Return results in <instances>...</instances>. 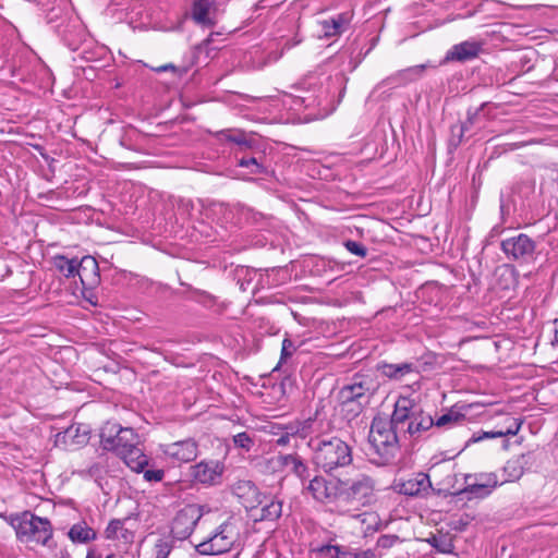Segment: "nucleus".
I'll return each instance as SVG.
<instances>
[{
	"instance_id": "51",
	"label": "nucleus",
	"mask_w": 558,
	"mask_h": 558,
	"mask_svg": "<svg viewBox=\"0 0 558 558\" xmlns=\"http://www.w3.org/2000/svg\"><path fill=\"white\" fill-rule=\"evenodd\" d=\"M343 245L353 255L362 258L366 257L367 255V248L360 242L347 240L344 241Z\"/></svg>"
},
{
	"instance_id": "30",
	"label": "nucleus",
	"mask_w": 558,
	"mask_h": 558,
	"mask_svg": "<svg viewBox=\"0 0 558 558\" xmlns=\"http://www.w3.org/2000/svg\"><path fill=\"white\" fill-rule=\"evenodd\" d=\"M434 426L435 420L430 415L415 413L407 427L405 435H409L413 438H418L423 433L429 430Z\"/></svg>"
},
{
	"instance_id": "52",
	"label": "nucleus",
	"mask_w": 558,
	"mask_h": 558,
	"mask_svg": "<svg viewBox=\"0 0 558 558\" xmlns=\"http://www.w3.org/2000/svg\"><path fill=\"white\" fill-rule=\"evenodd\" d=\"M143 477L147 482H161L165 477V471L161 469H148L143 471Z\"/></svg>"
},
{
	"instance_id": "63",
	"label": "nucleus",
	"mask_w": 558,
	"mask_h": 558,
	"mask_svg": "<svg viewBox=\"0 0 558 558\" xmlns=\"http://www.w3.org/2000/svg\"><path fill=\"white\" fill-rule=\"evenodd\" d=\"M86 558H94L93 554L92 553H88Z\"/></svg>"
},
{
	"instance_id": "55",
	"label": "nucleus",
	"mask_w": 558,
	"mask_h": 558,
	"mask_svg": "<svg viewBox=\"0 0 558 558\" xmlns=\"http://www.w3.org/2000/svg\"><path fill=\"white\" fill-rule=\"evenodd\" d=\"M278 429H281L283 433H286L290 438L291 437H298V428H296V421L291 422L287 425L278 426Z\"/></svg>"
},
{
	"instance_id": "29",
	"label": "nucleus",
	"mask_w": 558,
	"mask_h": 558,
	"mask_svg": "<svg viewBox=\"0 0 558 558\" xmlns=\"http://www.w3.org/2000/svg\"><path fill=\"white\" fill-rule=\"evenodd\" d=\"M286 468L290 470L304 485L311 477V469L298 453H287Z\"/></svg>"
},
{
	"instance_id": "9",
	"label": "nucleus",
	"mask_w": 558,
	"mask_h": 558,
	"mask_svg": "<svg viewBox=\"0 0 558 558\" xmlns=\"http://www.w3.org/2000/svg\"><path fill=\"white\" fill-rule=\"evenodd\" d=\"M238 539V533L232 523L220 524L210 537L195 546V550L203 556H216L231 550Z\"/></svg>"
},
{
	"instance_id": "32",
	"label": "nucleus",
	"mask_w": 558,
	"mask_h": 558,
	"mask_svg": "<svg viewBox=\"0 0 558 558\" xmlns=\"http://www.w3.org/2000/svg\"><path fill=\"white\" fill-rule=\"evenodd\" d=\"M487 102H483L477 108H469L466 111V119L465 121L461 122L464 126H466V130L473 131V130H481L484 128L485 122L487 121V117L484 112V109L486 108Z\"/></svg>"
},
{
	"instance_id": "50",
	"label": "nucleus",
	"mask_w": 558,
	"mask_h": 558,
	"mask_svg": "<svg viewBox=\"0 0 558 558\" xmlns=\"http://www.w3.org/2000/svg\"><path fill=\"white\" fill-rule=\"evenodd\" d=\"M377 555L375 553V549L367 548V549H361V548H353L348 547L347 554L344 558H376Z\"/></svg>"
},
{
	"instance_id": "41",
	"label": "nucleus",
	"mask_w": 558,
	"mask_h": 558,
	"mask_svg": "<svg viewBox=\"0 0 558 558\" xmlns=\"http://www.w3.org/2000/svg\"><path fill=\"white\" fill-rule=\"evenodd\" d=\"M287 453L276 454L268 458H263L260 462L262 470L268 473H277L283 471L286 468Z\"/></svg>"
},
{
	"instance_id": "24",
	"label": "nucleus",
	"mask_w": 558,
	"mask_h": 558,
	"mask_svg": "<svg viewBox=\"0 0 558 558\" xmlns=\"http://www.w3.org/2000/svg\"><path fill=\"white\" fill-rule=\"evenodd\" d=\"M90 429L87 425L74 423L57 435V441L64 445L82 446L88 442Z\"/></svg>"
},
{
	"instance_id": "42",
	"label": "nucleus",
	"mask_w": 558,
	"mask_h": 558,
	"mask_svg": "<svg viewBox=\"0 0 558 558\" xmlns=\"http://www.w3.org/2000/svg\"><path fill=\"white\" fill-rule=\"evenodd\" d=\"M232 442L234 448L240 449L243 453H247L255 446V435L241 432L232 436Z\"/></svg>"
},
{
	"instance_id": "61",
	"label": "nucleus",
	"mask_w": 558,
	"mask_h": 558,
	"mask_svg": "<svg viewBox=\"0 0 558 558\" xmlns=\"http://www.w3.org/2000/svg\"><path fill=\"white\" fill-rule=\"evenodd\" d=\"M196 292H197V294H199L202 296H205V295L207 296L206 292H204V291H202V292L201 291H196Z\"/></svg>"
},
{
	"instance_id": "7",
	"label": "nucleus",
	"mask_w": 558,
	"mask_h": 558,
	"mask_svg": "<svg viewBox=\"0 0 558 558\" xmlns=\"http://www.w3.org/2000/svg\"><path fill=\"white\" fill-rule=\"evenodd\" d=\"M9 523L14 529L17 539L24 543L47 545L52 537L50 521L29 511L11 514Z\"/></svg>"
},
{
	"instance_id": "43",
	"label": "nucleus",
	"mask_w": 558,
	"mask_h": 558,
	"mask_svg": "<svg viewBox=\"0 0 558 558\" xmlns=\"http://www.w3.org/2000/svg\"><path fill=\"white\" fill-rule=\"evenodd\" d=\"M504 480L500 484L506 482H514L523 475V468L519 461H508L504 466Z\"/></svg>"
},
{
	"instance_id": "5",
	"label": "nucleus",
	"mask_w": 558,
	"mask_h": 558,
	"mask_svg": "<svg viewBox=\"0 0 558 558\" xmlns=\"http://www.w3.org/2000/svg\"><path fill=\"white\" fill-rule=\"evenodd\" d=\"M46 22L72 51H76L86 39L85 28L72 10L52 7L46 13Z\"/></svg>"
},
{
	"instance_id": "23",
	"label": "nucleus",
	"mask_w": 558,
	"mask_h": 558,
	"mask_svg": "<svg viewBox=\"0 0 558 558\" xmlns=\"http://www.w3.org/2000/svg\"><path fill=\"white\" fill-rule=\"evenodd\" d=\"M192 20L204 27H211L216 23V7L209 0H194L191 8Z\"/></svg>"
},
{
	"instance_id": "2",
	"label": "nucleus",
	"mask_w": 558,
	"mask_h": 558,
	"mask_svg": "<svg viewBox=\"0 0 558 558\" xmlns=\"http://www.w3.org/2000/svg\"><path fill=\"white\" fill-rule=\"evenodd\" d=\"M313 463L328 475H333L353 462V447L338 436L323 435L311 438Z\"/></svg>"
},
{
	"instance_id": "26",
	"label": "nucleus",
	"mask_w": 558,
	"mask_h": 558,
	"mask_svg": "<svg viewBox=\"0 0 558 558\" xmlns=\"http://www.w3.org/2000/svg\"><path fill=\"white\" fill-rule=\"evenodd\" d=\"M124 463L134 472L142 473L148 465V458L144 454L140 444L129 448L126 452L118 454Z\"/></svg>"
},
{
	"instance_id": "53",
	"label": "nucleus",
	"mask_w": 558,
	"mask_h": 558,
	"mask_svg": "<svg viewBox=\"0 0 558 558\" xmlns=\"http://www.w3.org/2000/svg\"><path fill=\"white\" fill-rule=\"evenodd\" d=\"M313 421L311 418L305 421H296L298 437L305 439L312 432Z\"/></svg>"
},
{
	"instance_id": "39",
	"label": "nucleus",
	"mask_w": 558,
	"mask_h": 558,
	"mask_svg": "<svg viewBox=\"0 0 558 558\" xmlns=\"http://www.w3.org/2000/svg\"><path fill=\"white\" fill-rule=\"evenodd\" d=\"M175 204L178 213L187 218H194L196 213H201L204 208V202L202 199L193 201L191 198L179 197Z\"/></svg>"
},
{
	"instance_id": "28",
	"label": "nucleus",
	"mask_w": 558,
	"mask_h": 558,
	"mask_svg": "<svg viewBox=\"0 0 558 558\" xmlns=\"http://www.w3.org/2000/svg\"><path fill=\"white\" fill-rule=\"evenodd\" d=\"M520 428H521V422H519L515 418H511L510 424L507 426L506 429L474 433L472 435V437L469 439L468 445L480 442L485 439H494V438H501V437H506V436H514L519 433Z\"/></svg>"
},
{
	"instance_id": "54",
	"label": "nucleus",
	"mask_w": 558,
	"mask_h": 558,
	"mask_svg": "<svg viewBox=\"0 0 558 558\" xmlns=\"http://www.w3.org/2000/svg\"><path fill=\"white\" fill-rule=\"evenodd\" d=\"M398 541L399 537L397 535L385 534L378 537L376 546L378 548L388 549L391 548Z\"/></svg>"
},
{
	"instance_id": "36",
	"label": "nucleus",
	"mask_w": 558,
	"mask_h": 558,
	"mask_svg": "<svg viewBox=\"0 0 558 558\" xmlns=\"http://www.w3.org/2000/svg\"><path fill=\"white\" fill-rule=\"evenodd\" d=\"M260 519L274 521L280 518L282 513V501L277 497H262Z\"/></svg>"
},
{
	"instance_id": "60",
	"label": "nucleus",
	"mask_w": 558,
	"mask_h": 558,
	"mask_svg": "<svg viewBox=\"0 0 558 558\" xmlns=\"http://www.w3.org/2000/svg\"><path fill=\"white\" fill-rule=\"evenodd\" d=\"M173 70L174 69V65L173 64H165V65H161L159 68L156 69L157 72H165V71H168V70Z\"/></svg>"
},
{
	"instance_id": "3",
	"label": "nucleus",
	"mask_w": 558,
	"mask_h": 558,
	"mask_svg": "<svg viewBox=\"0 0 558 558\" xmlns=\"http://www.w3.org/2000/svg\"><path fill=\"white\" fill-rule=\"evenodd\" d=\"M403 435L392 430L386 420L374 417L368 433V457L378 466L395 464L400 456V439Z\"/></svg>"
},
{
	"instance_id": "46",
	"label": "nucleus",
	"mask_w": 558,
	"mask_h": 558,
	"mask_svg": "<svg viewBox=\"0 0 558 558\" xmlns=\"http://www.w3.org/2000/svg\"><path fill=\"white\" fill-rule=\"evenodd\" d=\"M428 544L441 554H450L453 550V544L445 536L432 535L427 539Z\"/></svg>"
},
{
	"instance_id": "18",
	"label": "nucleus",
	"mask_w": 558,
	"mask_h": 558,
	"mask_svg": "<svg viewBox=\"0 0 558 558\" xmlns=\"http://www.w3.org/2000/svg\"><path fill=\"white\" fill-rule=\"evenodd\" d=\"M397 490L405 496L418 497L427 495L432 488V483L428 474L424 472H417L412 474L407 480H400L396 483Z\"/></svg>"
},
{
	"instance_id": "56",
	"label": "nucleus",
	"mask_w": 558,
	"mask_h": 558,
	"mask_svg": "<svg viewBox=\"0 0 558 558\" xmlns=\"http://www.w3.org/2000/svg\"><path fill=\"white\" fill-rule=\"evenodd\" d=\"M551 333H553V338L550 339L551 345H554V347L558 345V319H555L553 322Z\"/></svg>"
},
{
	"instance_id": "37",
	"label": "nucleus",
	"mask_w": 558,
	"mask_h": 558,
	"mask_svg": "<svg viewBox=\"0 0 558 558\" xmlns=\"http://www.w3.org/2000/svg\"><path fill=\"white\" fill-rule=\"evenodd\" d=\"M356 520L361 523L364 536L372 535L381 529V520L376 512H363L356 515Z\"/></svg>"
},
{
	"instance_id": "16",
	"label": "nucleus",
	"mask_w": 558,
	"mask_h": 558,
	"mask_svg": "<svg viewBox=\"0 0 558 558\" xmlns=\"http://www.w3.org/2000/svg\"><path fill=\"white\" fill-rule=\"evenodd\" d=\"M466 486L464 493L474 498H485L500 485L495 473H481L476 475H469L465 478Z\"/></svg>"
},
{
	"instance_id": "17",
	"label": "nucleus",
	"mask_w": 558,
	"mask_h": 558,
	"mask_svg": "<svg viewBox=\"0 0 558 558\" xmlns=\"http://www.w3.org/2000/svg\"><path fill=\"white\" fill-rule=\"evenodd\" d=\"M427 64H417L413 66L405 68L403 70H400L396 72L395 74L390 75L389 77L383 80L373 90L375 94L377 90L381 88H397L401 86H405L412 82H415L420 80L423 75L425 70L427 69Z\"/></svg>"
},
{
	"instance_id": "25",
	"label": "nucleus",
	"mask_w": 558,
	"mask_h": 558,
	"mask_svg": "<svg viewBox=\"0 0 558 558\" xmlns=\"http://www.w3.org/2000/svg\"><path fill=\"white\" fill-rule=\"evenodd\" d=\"M377 369L387 378L392 380H401L407 375L416 373V366L413 363H400V364H391V363H379L377 365Z\"/></svg>"
},
{
	"instance_id": "44",
	"label": "nucleus",
	"mask_w": 558,
	"mask_h": 558,
	"mask_svg": "<svg viewBox=\"0 0 558 558\" xmlns=\"http://www.w3.org/2000/svg\"><path fill=\"white\" fill-rule=\"evenodd\" d=\"M298 348L299 345H296L293 340L289 337H284L281 345L280 360L274 371L279 369L283 364H286L287 361L296 352Z\"/></svg>"
},
{
	"instance_id": "45",
	"label": "nucleus",
	"mask_w": 558,
	"mask_h": 558,
	"mask_svg": "<svg viewBox=\"0 0 558 558\" xmlns=\"http://www.w3.org/2000/svg\"><path fill=\"white\" fill-rule=\"evenodd\" d=\"M468 132L466 126L462 123L452 125L450 129L449 147L453 149L458 148L463 142L464 134Z\"/></svg>"
},
{
	"instance_id": "27",
	"label": "nucleus",
	"mask_w": 558,
	"mask_h": 558,
	"mask_svg": "<svg viewBox=\"0 0 558 558\" xmlns=\"http://www.w3.org/2000/svg\"><path fill=\"white\" fill-rule=\"evenodd\" d=\"M75 52L77 53V58L86 62L99 61L108 53L105 46L98 45L87 38L80 45V48Z\"/></svg>"
},
{
	"instance_id": "31",
	"label": "nucleus",
	"mask_w": 558,
	"mask_h": 558,
	"mask_svg": "<svg viewBox=\"0 0 558 558\" xmlns=\"http://www.w3.org/2000/svg\"><path fill=\"white\" fill-rule=\"evenodd\" d=\"M140 444V436L131 427H124L113 442L114 447L111 449L117 456L126 452L129 448Z\"/></svg>"
},
{
	"instance_id": "47",
	"label": "nucleus",
	"mask_w": 558,
	"mask_h": 558,
	"mask_svg": "<svg viewBox=\"0 0 558 558\" xmlns=\"http://www.w3.org/2000/svg\"><path fill=\"white\" fill-rule=\"evenodd\" d=\"M349 546L344 545H323L318 551L323 555H327L331 558H344Z\"/></svg>"
},
{
	"instance_id": "15",
	"label": "nucleus",
	"mask_w": 558,
	"mask_h": 558,
	"mask_svg": "<svg viewBox=\"0 0 558 558\" xmlns=\"http://www.w3.org/2000/svg\"><path fill=\"white\" fill-rule=\"evenodd\" d=\"M413 408L414 403L411 399L399 397L395 403L390 420H386V424H388L392 430L405 436L407 427L415 414Z\"/></svg>"
},
{
	"instance_id": "8",
	"label": "nucleus",
	"mask_w": 558,
	"mask_h": 558,
	"mask_svg": "<svg viewBox=\"0 0 558 558\" xmlns=\"http://www.w3.org/2000/svg\"><path fill=\"white\" fill-rule=\"evenodd\" d=\"M375 480L364 473L357 474L351 480H338V496L348 502L368 505L374 499Z\"/></svg>"
},
{
	"instance_id": "12",
	"label": "nucleus",
	"mask_w": 558,
	"mask_h": 558,
	"mask_svg": "<svg viewBox=\"0 0 558 558\" xmlns=\"http://www.w3.org/2000/svg\"><path fill=\"white\" fill-rule=\"evenodd\" d=\"M303 490L310 494L316 501L326 502L339 499L338 480L333 483L323 475L311 476L303 485Z\"/></svg>"
},
{
	"instance_id": "14",
	"label": "nucleus",
	"mask_w": 558,
	"mask_h": 558,
	"mask_svg": "<svg viewBox=\"0 0 558 558\" xmlns=\"http://www.w3.org/2000/svg\"><path fill=\"white\" fill-rule=\"evenodd\" d=\"M225 465L217 460H203L190 468L191 477L201 484L216 485L220 482Z\"/></svg>"
},
{
	"instance_id": "11",
	"label": "nucleus",
	"mask_w": 558,
	"mask_h": 558,
	"mask_svg": "<svg viewBox=\"0 0 558 558\" xmlns=\"http://www.w3.org/2000/svg\"><path fill=\"white\" fill-rule=\"evenodd\" d=\"M500 248L509 259L529 263L534 259L536 243L529 235L520 233L502 240Z\"/></svg>"
},
{
	"instance_id": "57",
	"label": "nucleus",
	"mask_w": 558,
	"mask_h": 558,
	"mask_svg": "<svg viewBox=\"0 0 558 558\" xmlns=\"http://www.w3.org/2000/svg\"><path fill=\"white\" fill-rule=\"evenodd\" d=\"M290 437L286 433H280L279 437L276 439V445L279 447H284L290 442Z\"/></svg>"
},
{
	"instance_id": "49",
	"label": "nucleus",
	"mask_w": 558,
	"mask_h": 558,
	"mask_svg": "<svg viewBox=\"0 0 558 558\" xmlns=\"http://www.w3.org/2000/svg\"><path fill=\"white\" fill-rule=\"evenodd\" d=\"M124 530V522L122 520L113 519L106 527L105 534L108 539H120L119 533Z\"/></svg>"
},
{
	"instance_id": "64",
	"label": "nucleus",
	"mask_w": 558,
	"mask_h": 558,
	"mask_svg": "<svg viewBox=\"0 0 558 558\" xmlns=\"http://www.w3.org/2000/svg\"><path fill=\"white\" fill-rule=\"evenodd\" d=\"M210 41H211V38H207V39L204 41V44H206V45H207V44H209Z\"/></svg>"
},
{
	"instance_id": "48",
	"label": "nucleus",
	"mask_w": 558,
	"mask_h": 558,
	"mask_svg": "<svg viewBox=\"0 0 558 558\" xmlns=\"http://www.w3.org/2000/svg\"><path fill=\"white\" fill-rule=\"evenodd\" d=\"M254 276H256V272L248 268L242 267L236 270L238 284L241 291H246L248 289Z\"/></svg>"
},
{
	"instance_id": "4",
	"label": "nucleus",
	"mask_w": 558,
	"mask_h": 558,
	"mask_svg": "<svg viewBox=\"0 0 558 558\" xmlns=\"http://www.w3.org/2000/svg\"><path fill=\"white\" fill-rule=\"evenodd\" d=\"M378 388L379 383L374 373H355L339 390L342 410L352 417L357 416L371 403Z\"/></svg>"
},
{
	"instance_id": "6",
	"label": "nucleus",
	"mask_w": 558,
	"mask_h": 558,
	"mask_svg": "<svg viewBox=\"0 0 558 558\" xmlns=\"http://www.w3.org/2000/svg\"><path fill=\"white\" fill-rule=\"evenodd\" d=\"M220 141L233 143L239 146L240 150H251L252 156L242 157L238 160V166L250 169L253 174H262L266 171L264 163L265 156L262 150H258L259 140L252 133H246L241 129H226L217 133Z\"/></svg>"
},
{
	"instance_id": "10",
	"label": "nucleus",
	"mask_w": 558,
	"mask_h": 558,
	"mask_svg": "<svg viewBox=\"0 0 558 558\" xmlns=\"http://www.w3.org/2000/svg\"><path fill=\"white\" fill-rule=\"evenodd\" d=\"M203 513L201 507L195 504L185 505L174 515L170 532L177 541H184L191 536Z\"/></svg>"
},
{
	"instance_id": "20",
	"label": "nucleus",
	"mask_w": 558,
	"mask_h": 558,
	"mask_svg": "<svg viewBox=\"0 0 558 558\" xmlns=\"http://www.w3.org/2000/svg\"><path fill=\"white\" fill-rule=\"evenodd\" d=\"M353 13L351 10L336 13L319 22L324 37L330 38L344 33L352 22Z\"/></svg>"
},
{
	"instance_id": "22",
	"label": "nucleus",
	"mask_w": 558,
	"mask_h": 558,
	"mask_svg": "<svg viewBox=\"0 0 558 558\" xmlns=\"http://www.w3.org/2000/svg\"><path fill=\"white\" fill-rule=\"evenodd\" d=\"M482 51V44L476 40H465L453 45L445 56V62H466L477 58Z\"/></svg>"
},
{
	"instance_id": "59",
	"label": "nucleus",
	"mask_w": 558,
	"mask_h": 558,
	"mask_svg": "<svg viewBox=\"0 0 558 558\" xmlns=\"http://www.w3.org/2000/svg\"><path fill=\"white\" fill-rule=\"evenodd\" d=\"M278 426H279V425H277V424H276V425H271V426H270V429H269V433H270L271 435L279 436V434H280V433H282V430H281V429H278Z\"/></svg>"
},
{
	"instance_id": "62",
	"label": "nucleus",
	"mask_w": 558,
	"mask_h": 558,
	"mask_svg": "<svg viewBox=\"0 0 558 558\" xmlns=\"http://www.w3.org/2000/svg\"><path fill=\"white\" fill-rule=\"evenodd\" d=\"M106 558H117V557L113 554H110Z\"/></svg>"
},
{
	"instance_id": "40",
	"label": "nucleus",
	"mask_w": 558,
	"mask_h": 558,
	"mask_svg": "<svg viewBox=\"0 0 558 558\" xmlns=\"http://www.w3.org/2000/svg\"><path fill=\"white\" fill-rule=\"evenodd\" d=\"M177 542L173 535H161L154 545L155 558H168Z\"/></svg>"
},
{
	"instance_id": "35",
	"label": "nucleus",
	"mask_w": 558,
	"mask_h": 558,
	"mask_svg": "<svg viewBox=\"0 0 558 558\" xmlns=\"http://www.w3.org/2000/svg\"><path fill=\"white\" fill-rule=\"evenodd\" d=\"M123 428L124 427L117 422L108 421L104 424L100 429V444L105 450L111 451L114 447L113 442Z\"/></svg>"
},
{
	"instance_id": "34",
	"label": "nucleus",
	"mask_w": 558,
	"mask_h": 558,
	"mask_svg": "<svg viewBox=\"0 0 558 558\" xmlns=\"http://www.w3.org/2000/svg\"><path fill=\"white\" fill-rule=\"evenodd\" d=\"M78 260L76 257L69 258L65 255L58 254L52 257V265L65 278H74L77 274Z\"/></svg>"
},
{
	"instance_id": "13",
	"label": "nucleus",
	"mask_w": 558,
	"mask_h": 558,
	"mask_svg": "<svg viewBox=\"0 0 558 558\" xmlns=\"http://www.w3.org/2000/svg\"><path fill=\"white\" fill-rule=\"evenodd\" d=\"M162 453L173 464L187 463L197 458L198 445L194 439L187 438L162 446Z\"/></svg>"
},
{
	"instance_id": "33",
	"label": "nucleus",
	"mask_w": 558,
	"mask_h": 558,
	"mask_svg": "<svg viewBox=\"0 0 558 558\" xmlns=\"http://www.w3.org/2000/svg\"><path fill=\"white\" fill-rule=\"evenodd\" d=\"M68 535L73 543L80 544H86L96 538V532L94 529L88 526L84 521L73 524L69 530Z\"/></svg>"
},
{
	"instance_id": "19",
	"label": "nucleus",
	"mask_w": 558,
	"mask_h": 558,
	"mask_svg": "<svg viewBox=\"0 0 558 558\" xmlns=\"http://www.w3.org/2000/svg\"><path fill=\"white\" fill-rule=\"evenodd\" d=\"M232 494L245 509H255L263 504L257 486L250 480H240L232 485Z\"/></svg>"
},
{
	"instance_id": "21",
	"label": "nucleus",
	"mask_w": 558,
	"mask_h": 558,
	"mask_svg": "<svg viewBox=\"0 0 558 558\" xmlns=\"http://www.w3.org/2000/svg\"><path fill=\"white\" fill-rule=\"evenodd\" d=\"M76 276L85 289L95 288L100 282L98 262L90 255L82 257L78 260Z\"/></svg>"
},
{
	"instance_id": "1",
	"label": "nucleus",
	"mask_w": 558,
	"mask_h": 558,
	"mask_svg": "<svg viewBox=\"0 0 558 558\" xmlns=\"http://www.w3.org/2000/svg\"><path fill=\"white\" fill-rule=\"evenodd\" d=\"M347 82V76L340 71L331 74L319 69L302 77L294 86L299 94L286 96L283 104L293 110L318 108L317 116H328L341 102Z\"/></svg>"
},
{
	"instance_id": "58",
	"label": "nucleus",
	"mask_w": 558,
	"mask_h": 558,
	"mask_svg": "<svg viewBox=\"0 0 558 558\" xmlns=\"http://www.w3.org/2000/svg\"><path fill=\"white\" fill-rule=\"evenodd\" d=\"M119 536L121 539H123L125 542H130L133 538V533L124 527V530L119 533Z\"/></svg>"
},
{
	"instance_id": "38",
	"label": "nucleus",
	"mask_w": 558,
	"mask_h": 558,
	"mask_svg": "<svg viewBox=\"0 0 558 558\" xmlns=\"http://www.w3.org/2000/svg\"><path fill=\"white\" fill-rule=\"evenodd\" d=\"M465 418V413L461 412L457 407H453L435 421V426L451 428L453 426L463 424Z\"/></svg>"
}]
</instances>
